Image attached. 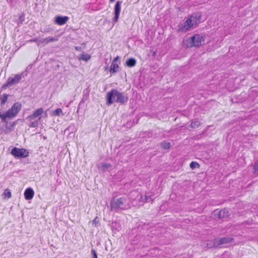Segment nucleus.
<instances>
[{
	"instance_id": "nucleus-1",
	"label": "nucleus",
	"mask_w": 258,
	"mask_h": 258,
	"mask_svg": "<svg viewBox=\"0 0 258 258\" xmlns=\"http://www.w3.org/2000/svg\"><path fill=\"white\" fill-rule=\"evenodd\" d=\"M205 41V36L204 35L196 33L184 40L182 44L186 48H198L204 46Z\"/></svg>"
},
{
	"instance_id": "nucleus-2",
	"label": "nucleus",
	"mask_w": 258,
	"mask_h": 258,
	"mask_svg": "<svg viewBox=\"0 0 258 258\" xmlns=\"http://www.w3.org/2000/svg\"><path fill=\"white\" fill-rule=\"evenodd\" d=\"M196 17L191 15L186 18L185 21L178 26L179 32L185 33L189 31L196 25Z\"/></svg>"
},
{
	"instance_id": "nucleus-3",
	"label": "nucleus",
	"mask_w": 258,
	"mask_h": 258,
	"mask_svg": "<svg viewBox=\"0 0 258 258\" xmlns=\"http://www.w3.org/2000/svg\"><path fill=\"white\" fill-rule=\"evenodd\" d=\"M12 156L18 158H24L29 156V152L28 150L25 148H20L18 147L13 148L11 151Z\"/></svg>"
},
{
	"instance_id": "nucleus-4",
	"label": "nucleus",
	"mask_w": 258,
	"mask_h": 258,
	"mask_svg": "<svg viewBox=\"0 0 258 258\" xmlns=\"http://www.w3.org/2000/svg\"><path fill=\"white\" fill-rule=\"evenodd\" d=\"M128 101V98L123 93L116 90L114 103L124 104Z\"/></svg>"
},
{
	"instance_id": "nucleus-5",
	"label": "nucleus",
	"mask_w": 258,
	"mask_h": 258,
	"mask_svg": "<svg viewBox=\"0 0 258 258\" xmlns=\"http://www.w3.org/2000/svg\"><path fill=\"white\" fill-rule=\"evenodd\" d=\"M21 105L19 103H15L12 108L7 112L6 116L9 117L15 116L19 111Z\"/></svg>"
},
{
	"instance_id": "nucleus-6",
	"label": "nucleus",
	"mask_w": 258,
	"mask_h": 258,
	"mask_svg": "<svg viewBox=\"0 0 258 258\" xmlns=\"http://www.w3.org/2000/svg\"><path fill=\"white\" fill-rule=\"evenodd\" d=\"M69 18L67 16L57 15L54 18V22L57 25H63L67 23Z\"/></svg>"
},
{
	"instance_id": "nucleus-7",
	"label": "nucleus",
	"mask_w": 258,
	"mask_h": 258,
	"mask_svg": "<svg viewBox=\"0 0 258 258\" xmlns=\"http://www.w3.org/2000/svg\"><path fill=\"white\" fill-rule=\"evenodd\" d=\"M116 90H112L107 92L106 95V103L107 105H111L114 103Z\"/></svg>"
},
{
	"instance_id": "nucleus-8",
	"label": "nucleus",
	"mask_w": 258,
	"mask_h": 258,
	"mask_svg": "<svg viewBox=\"0 0 258 258\" xmlns=\"http://www.w3.org/2000/svg\"><path fill=\"white\" fill-rule=\"evenodd\" d=\"M230 215V212L228 208H222L217 214V217L220 219H224L229 217Z\"/></svg>"
},
{
	"instance_id": "nucleus-9",
	"label": "nucleus",
	"mask_w": 258,
	"mask_h": 258,
	"mask_svg": "<svg viewBox=\"0 0 258 258\" xmlns=\"http://www.w3.org/2000/svg\"><path fill=\"white\" fill-rule=\"evenodd\" d=\"M123 204L121 199L117 198L113 199L111 203V207L112 209H117L120 208Z\"/></svg>"
},
{
	"instance_id": "nucleus-10",
	"label": "nucleus",
	"mask_w": 258,
	"mask_h": 258,
	"mask_svg": "<svg viewBox=\"0 0 258 258\" xmlns=\"http://www.w3.org/2000/svg\"><path fill=\"white\" fill-rule=\"evenodd\" d=\"M118 60V57H116L114 59L109 70V72L111 74L115 73L118 69V64L117 63Z\"/></svg>"
},
{
	"instance_id": "nucleus-11",
	"label": "nucleus",
	"mask_w": 258,
	"mask_h": 258,
	"mask_svg": "<svg viewBox=\"0 0 258 258\" xmlns=\"http://www.w3.org/2000/svg\"><path fill=\"white\" fill-rule=\"evenodd\" d=\"M233 241V238L230 237H222L218 239L219 244H225L231 243Z\"/></svg>"
},
{
	"instance_id": "nucleus-12",
	"label": "nucleus",
	"mask_w": 258,
	"mask_h": 258,
	"mask_svg": "<svg viewBox=\"0 0 258 258\" xmlns=\"http://www.w3.org/2000/svg\"><path fill=\"white\" fill-rule=\"evenodd\" d=\"M34 191L32 189L28 188L26 189L24 192L25 198L27 200H30L32 199L34 196Z\"/></svg>"
},
{
	"instance_id": "nucleus-13",
	"label": "nucleus",
	"mask_w": 258,
	"mask_h": 258,
	"mask_svg": "<svg viewBox=\"0 0 258 258\" xmlns=\"http://www.w3.org/2000/svg\"><path fill=\"white\" fill-rule=\"evenodd\" d=\"M91 57V54L87 52H83L79 56L80 60L88 61Z\"/></svg>"
},
{
	"instance_id": "nucleus-14",
	"label": "nucleus",
	"mask_w": 258,
	"mask_h": 258,
	"mask_svg": "<svg viewBox=\"0 0 258 258\" xmlns=\"http://www.w3.org/2000/svg\"><path fill=\"white\" fill-rule=\"evenodd\" d=\"M189 167L191 170H197L200 169L201 165L199 162L193 161L189 164Z\"/></svg>"
},
{
	"instance_id": "nucleus-15",
	"label": "nucleus",
	"mask_w": 258,
	"mask_h": 258,
	"mask_svg": "<svg viewBox=\"0 0 258 258\" xmlns=\"http://www.w3.org/2000/svg\"><path fill=\"white\" fill-rule=\"evenodd\" d=\"M136 63V59L134 58H130L126 61L125 64L128 67H133L135 66Z\"/></svg>"
},
{
	"instance_id": "nucleus-16",
	"label": "nucleus",
	"mask_w": 258,
	"mask_h": 258,
	"mask_svg": "<svg viewBox=\"0 0 258 258\" xmlns=\"http://www.w3.org/2000/svg\"><path fill=\"white\" fill-rule=\"evenodd\" d=\"M161 147L165 150H169L171 147V143L168 141H164L161 143Z\"/></svg>"
},
{
	"instance_id": "nucleus-17",
	"label": "nucleus",
	"mask_w": 258,
	"mask_h": 258,
	"mask_svg": "<svg viewBox=\"0 0 258 258\" xmlns=\"http://www.w3.org/2000/svg\"><path fill=\"white\" fill-rule=\"evenodd\" d=\"M19 80V77L15 76L9 79L8 82L9 84L12 85L18 82Z\"/></svg>"
},
{
	"instance_id": "nucleus-18",
	"label": "nucleus",
	"mask_w": 258,
	"mask_h": 258,
	"mask_svg": "<svg viewBox=\"0 0 258 258\" xmlns=\"http://www.w3.org/2000/svg\"><path fill=\"white\" fill-rule=\"evenodd\" d=\"M201 125L202 123L199 121H195L191 123V126L194 128H199Z\"/></svg>"
},
{
	"instance_id": "nucleus-19",
	"label": "nucleus",
	"mask_w": 258,
	"mask_h": 258,
	"mask_svg": "<svg viewBox=\"0 0 258 258\" xmlns=\"http://www.w3.org/2000/svg\"><path fill=\"white\" fill-rule=\"evenodd\" d=\"M43 110L42 109H38L36 110L33 113V116L34 117H37L40 116L42 113Z\"/></svg>"
},
{
	"instance_id": "nucleus-20",
	"label": "nucleus",
	"mask_w": 258,
	"mask_h": 258,
	"mask_svg": "<svg viewBox=\"0 0 258 258\" xmlns=\"http://www.w3.org/2000/svg\"><path fill=\"white\" fill-rule=\"evenodd\" d=\"M11 192L9 189H6L4 193V196L5 198H10L11 197Z\"/></svg>"
},
{
	"instance_id": "nucleus-21",
	"label": "nucleus",
	"mask_w": 258,
	"mask_h": 258,
	"mask_svg": "<svg viewBox=\"0 0 258 258\" xmlns=\"http://www.w3.org/2000/svg\"><path fill=\"white\" fill-rule=\"evenodd\" d=\"M119 11H120V5H119V3H117L115 6V14H116V16L118 14Z\"/></svg>"
},
{
	"instance_id": "nucleus-22",
	"label": "nucleus",
	"mask_w": 258,
	"mask_h": 258,
	"mask_svg": "<svg viewBox=\"0 0 258 258\" xmlns=\"http://www.w3.org/2000/svg\"><path fill=\"white\" fill-rule=\"evenodd\" d=\"M253 169L254 173L258 172V161L254 164Z\"/></svg>"
},
{
	"instance_id": "nucleus-23",
	"label": "nucleus",
	"mask_w": 258,
	"mask_h": 258,
	"mask_svg": "<svg viewBox=\"0 0 258 258\" xmlns=\"http://www.w3.org/2000/svg\"><path fill=\"white\" fill-rule=\"evenodd\" d=\"M8 96L7 95H3L1 97V101L2 103H4L7 99Z\"/></svg>"
},
{
	"instance_id": "nucleus-24",
	"label": "nucleus",
	"mask_w": 258,
	"mask_h": 258,
	"mask_svg": "<svg viewBox=\"0 0 258 258\" xmlns=\"http://www.w3.org/2000/svg\"><path fill=\"white\" fill-rule=\"evenodd\" d=\"M103 166L105 167V168H109L110 167V165L109 164H104Z\"/></svg>"
},
{
	"instance_id": "nucleus-25",
	"label": "nucleus",
	"mask_w": 258,
	"mask_h": 258,
	"mask_svg": "<svg viewBox=\"0 0 258 258\" xmlns=\"http://www.w3.org/2000/svg\"><path fill=\"white\" fill-rule=\"evenodd\" d=\"M111 2H113L114 0H110Z\"/></svg>"
}]
</instances>
